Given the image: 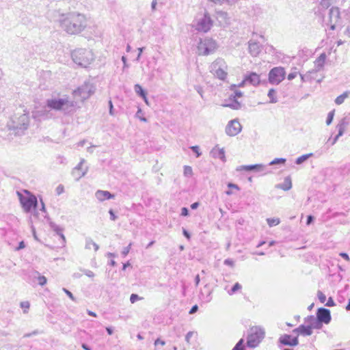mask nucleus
Returning a JSON list of instances; mask_svg holds the SVG:
<instances>
[{
  "instance_id": "nucleus-1",
  "label": "nucleus",
  "mask_w": 350,
  "mask_h": 350,
  "mask_svg": "<svg viewBox=\"0 0 350 350\" xmlns=\"http://www.w3.org/2000/svg\"><path fill=\"white\" fill-rule=\"evenodd\" d=\"M62 28L69 34H77L83 31L87 26V19L84 14L70 12L62 15L60 20Z\"/></svg>"
},
{
  "instance_id": "nucleus-2",
  "label": "nucleus",
  "mask_w": 350,
  "mask_h": 350,
  "mask_svg": "<svg viewBox=\"0 0 350 350\" xmlns=\"http://www.w3.org/2000/svg\"><path fill=\"white\" fill-rule=\"evenodd\" d=\"M46 107L50 109L62 111L64 114H72L77 109V103L68 96L49 98L46 102Z\"/></svg>"
},
{
  "instance_id": "nucleus-3",
  "label": "nucleus",
  "mask_w": 350,
  "mask_h": 350,
  "mask_svg": "<svg viewBox=\"0 0 350 350\" xmlns=\"http://www.w3.org/2000/svg\"><path fill=\"white\" fill-rule=\"evenodd\" d=\"M71 56L75 64L85 68L89 66L94 59L92 51L85 49L74 50L71 53Z\"/></svg>"
},
{
  "instance_id": "nucleus-4",
  "label": "nucleus",
  "mask_w": 350,
  "mask_h": 350,
  "mask_svg": "<svg viewBox=\"0 0 350 350\" xmlns=\"http://www.w3.org/2000/svg\"><path fill=\"white\" fill-rule=\"evenodd\" d=\"M23 113L16 115L12 122L8 124L10 130H13L16 135H21L27 129L29 123V114L25 111Z\"/></svg>"
},
{
  "instance_id": "nucleus-5",
  "label": "nucleus",
  "mask_w": 350,
  "mask_h": 350,
  "mask_svg": "<svg viewBox=\"0 0 350 350\" xmlns=\"http://www.w3.org/2000/svg\"><path fill=\"white\" fill-rule=\"evenodd\" d=\"M210 72L215 77L224 81L228 76V65L224 59L217 58L211 64Z\"/></svg>"
},
{
  "instance_id": "nucleus-6",
  "label": "nucleus",
  "mask_w": 350,
  "mask_h": 350,
  "mask_svg": "<svg viewBox=\"0 0 350 350\" xmlns=\"http://www.w3.org/2000/svg\"><path fill=\"white\" fill-rule=\"evenodd\" d=\"M217 48L215 40L211 38H201L197 46V53L199 55H208L213 53Z\"/></svg>"
},
{
  "instance_id": "nucleus-7",
  "label": "nucleus",
  "mask_w": 350,
  "mask_h": 350,
  "mask_svg": "<svg viewBox=\"0 0 350 350\" xmlns=\"http://www.w3.org/2000/svg\"><path fill=\"white\" fill-rule=\"evenodd\" d=\"M213 26V21L208 12L198 16L193 21L192 27L198 31L206 33Z\"/></svg>"
},
{
  "instance_id": "nucleus-8",
  "label": "nucleus",
  "mask_w": 350,
  "mask_h": 350,
  "mask_svg": "<svg viewBox=\"0 0 350 350\" xmlns=\"http://www.w3.org/2000/svg\"><path fill=\"white\" fill-rule=\"evenodd\" d=\"M265 330L260 327H253L250 329L247 338V345L250 348H255L265 338Z\"/></svg>"
},
{
  "instance_id": "nucleus-9",
  "label": "nucleus",
  "mask_w": 350,
  "mask_h": 350,
  "mask_svg": "<svg viewBox=\"0 0 350 350\" xmlns=\"http://www.w3.org/2000/svg\"><path fill=\"white\" fill-rule=\"evenodd\" d=\"M95 86L90 81H85L83 85L74 90L73 94L76 96H79L84 100L90 98L95 92Z\"/></svg>"
},
{
  "instance_id": "nucleus-10",
  "label": "nucleus",
  "mask_w": 350,
  "mask_h": 350,
  "mask_svg": "<svg viewBox=\"0 0 350 350\" xmlns=\"http://www.w3.org/2000/svg\"><path fill=\"white\" fill-rule=\"evenodd\" d=\"M285 77L286 71L283 67H274L269 72V83L271 85H278L285 79Z\"/></svg>"
},
{
  "instance_id": "nucleus-11",
  "label": "nucleus",
  "mask_w": 350,
  "mask_h": 350,
  "mask_svg": "<svg viewBox=\"0 0 350 350\" xmlns=\"http://www.w3.org/2000/svg\"><path fill=\"white\" fill-rule=\"evenodd\" d=\"M19 195L20 202L26 213L30 212L33 208H36L38 200L35 196L29 197L23 196L18 192Z\"/></svg>"
},
{
  "instance_id": "nucleus-12",
  "label": "nucleus",
  "mask_w": 350,
  "mask_h": 350,
  "mask_svg": "<svg viewBox=\"0 0 350 350\" xmlns=\"http://www.w3.org/2000/svg\"><path fill=\"white\" fill-rule=\"evenodd\" d=\"M241 124L238 120H232L228 122L226 126V133L228 136H235L241 131Z\"/></svg>"
},
{
  "instance_id": "nucleus-13",
  "label": "nucleus",
  "mask_w": 350,
  "mask_h": 350,
  "mask_svg": "<svg viewBox=\"0 0 350 350\" xmlns=\"http://www.w3.org/2000/svg\"><path fill=\"white\" fill-rule=\"evenodd\" d=\"M299 344L298 337H293L289 334L281 335L278 339V347L281 348L282 345L295 347Z\"/></svg>"
},
{
  "instance_id": "nucleus-14",
  "label": "nucleus",
  "mask_w": 350,
  "mask_h": 350,
  "mask_svg": "<svg viewBox=\"0 0 350 350\" xmlns=\"http://www.w3.org/2000/svg\"><path fill=\"white\" fill-rule=\"evenodd\" d=\"M340 20V10L337 7H332L329 12V21L327 25H329L330 29L334 30L336 25Z\"/></svg>"
},
{
  "instance_id": "nucleus-15",
  "label": "nucleus",
  "mask_w": 350,
  "mask_h": 350,
  "mask_svg": "<svg viewBox=\"0 0 350 350\" xmlns=\"http://www.w3.org/2000/svg\"><path fill=\"white\" fill-rule=\"evenodd\" d=\"M317 317L325 324H328L332 320L329 310L324 308H321L317 310Z\"/></svg>"
},
{
  "instance_id": "nucleus-16",
  "label": "nucleus",
  "mask_w": 350,
  "mask_h": 350,
  "mask_svg": "<svg viewBox=\"0 0 350 350\" xmlns=\"http://www.w3.org/2000/svg\"><path fill=\"white\" fill-rule=\"evenodd\" d=\"M216 19L220 26L226 27L230 23V17L228 14L224 11L216 12Z\"/></svg>"
},
{
  "instance_id": "nucleus-17",
  "label": "nucleus",
  "mask_w": 350,
  "mask_h": 350,
  "mask_svg": "<svg viewBox=\"0 0 350 350\" xmlns=\"http://www.w3.org/2000/svg\"><path fill=\"white\" fill-rule=\"evenodd\" d=\"M305 322L309 325L310 328L320 329L323 327V323L316 317L310 315L305 319Z\"/></svg>"
},
{
  "instance_id": "nucleus-18",
  "label": "nucleus",
  "mask_w": 350,
  "mask_h": 350,
  "mask_svg": "<svg viewBox=\"0 0 350 350\" xmlns=\"http://www.w3.org/2000/svg\"><path fill=\"white\" fill-rule=\"evenodd\" d=\"M266 167L263 164H254L248 165H240L237 167V171H255V172H263Z\"/></svg>"
},
{
  "instance_id": "nucleus-19",
  "label": "nucleus",
  "mask_w": 350,
  "mask_h": 350,
  "mask_svg": "<svg viewBox=\"0 0 350 350\" xmlns=\"http://www.w3.org/2000/svg\"><path fill=\"white\" fill-rule=\"evenodd\" d=\"M243 83H249L254 86H257L260 83V75L256 72H250L249 75H245Z\"/></svg>"
},
{
  "instance_id": "nucleus-20",
  "label": "nucleus",
  "mask_w": 350,
  "mask_h": 350,
  "mask_svg": "<svg viewBox=\"0 0 350 350\" xmlns=\"http://www.w3.org/2000/svg\"><path fill=\"white\" fill-rule=\"evenodd\" d=\"M212 157L215 159H219L222 162H226V159L225 156L224 149L220 148L218 146H215L211 151Z\"/></svg>"
},
{
  "instance_id": "nucleus-21",
  "label": "nucleus",
  "mask_w": 350,
  "mask_h": 350,
  "mask_svg": "<svg viewBox=\"0 0 350 350\" xmlns=\"http://www.w3.org/2000/svg\"><path fill=\"white\" fill-rule=\"evenodd\" d=\"M249 53L251 55L256 57L261 51V47L258 42L250 40L248 42Z\"/></svg>"
},
{
  "instance_id": "nucleus-22",
  "label": "nucleus",
  "mask_w": 350,
  "mask_h": 350,
  "mask_svg": "<svg viewBox=\"0 0 350 350\" xmlns=\"http://www.w3.org/2000/svg\"><path fill=\"white\" fill-rule=\"evenodd\" d=\"M293 333L299 334L301 336H310L312 334V330L308 324V325H301L298 327L293 330Z\"/></svg>"
},
{
  "instance_id": "nucleus-23",
  "label": "nucleus",
  "mask_w": 350,
  "mask_h": 350,
  "mask_svg": "<svg viewBox=\"0 0 350 350\" xmlns=\"http://www.w3.org/2000/svg\"><path fill=\"white\" fill-rule=\"evenodd\" d=\"M224 107H229L230 109L237 110L241 108V104L237 100V98H234L232 96H230L228 99L226 100V103L223 105Z\"/></svg>"
},
{
  "instance_id": "nucleus-24",
  "label": "nucleus",
  "mask_w": 350,
  "mask_h": 350,
  "mask_svg": "<svg viewBox=\"0 0 350 350\" xmlns=\"http://www.w3.org/2000/svg\"><path fill=\"white\" fill-rule=\"evenodd\" d=\"M95 196L98 200L103 202L105 200H109L114 198V195L111 194L108 191L98 190L95 193Z\"/></svg>"
},
{
  "instance_id": "nucleus-25",
  "label": "nucleus",
  "mask_w": 350,
  "mask_h": 350,
  "mask_svg": "<svg viewBox=\"0 0 350 350\" xmlns=\"http://www.w3.org/2000/svg\"><path fill=\"white\" fill-rule=\"evenodd\" d=\"M325 59H326V55H325V53H323L314 61V64L315 72H318L323 68Z\"/></svg>"
},
{
  "instance_id": "nucleus-26",
  "label": "nucleus",
  "mask_w": 350,
  "mask_h": 350,
  "mask_svg": "<svg viewBox=\"0 0 350 350\" xmlns=\"http://www.w3.org/2000/svg\"><path fill=\"white\" fill-rule=\"evenodd\" d=\"M248 14L251 17L258 18L262 14V10L258 5H254L249 10Z\"/></svg>"
},
{
  "instance_id": "nucleus-27",
  "label": "nucleus",
  "mask_w": 350,
  "mask_h": 350,
  "mask_svg": "<svg viewBox=\"0 0 350 350\" xmlns=\"http://www.w3.org/2000/svg\"><path fill=\"white\" fill-rule=\"evenodd\" d=\"M275 187L281 189L284 191H288L292 187V182L291 178L289 176L286 177L284 182L281 184L276 185Z\"/></svg>"
},
{
  "instance_id": "nucleus-28",
  "label": "nucleus",
  "mask_w": 350,
  "mask_h": 350,
  "mask_svg": "<svg viewBox=\"0 0 350 350\" xmlns=\"http://www.w3.org/2000/svg\"><path fill=\"white\" fill-rule=\"evenodd\" d=\"M85 249L87 250H91L92 247L94 248V251L96 252L99 249V246L98 244H96L92 239L90 238H86L85 239Z\"/></svg>"
},
{
  "instance_id": "nucleus-29",
  "label": "nucleus",
  "mask_w": 350,
  "mask_h": 350,
  "mask_svg": "<svg viewBox=\"0 0 350 350\" xmlns=\"http://www.w3.org/2000/svg\"><path fill=\"white\" fill-rule=\"evenodd\" d=\"M88 172V167H85L84 170L82 172L77 171V170H72V175L76 180H79L83 176H84Z\"/></svg>"
},
{
  "instance_id": "nucleus-30",
  "label": "nucleus",
  "mask_w": 350,
  "mask_h": 350,
  "mask_svg": "<svg viewBox=\"0 0 350 350\" xmlns=\"http://www.w3.org/2000/svg\"><path fill=\"white\" fill-rule=\"evenodd\" d=\"M50 226L53 230L59 235L63 241L65 242V237L63 234V228L54 223H51Z\"/></svg>"
},
{
  "instance_id": "nucleus-31",
  "label": "nucleus",
  "mask_w": 350,
  "mask_h": 350,
  "mask_svg": "<svg viewBox=\"0 0 350 350\" xmlns=\"http://www.w3.org/2000/svg\"><path fill=\"white\" fill-rule=\"evenodd\" d=\"M209 1L215 4H219L221 5H232L234 3H236L239 0H209Z\"/></svg>"
},
{
  "instance_id": "nucleus-32",
  "label": "nucleus",
  "mask_w": 350,
  "mask_h": 350,
  "mask_svg": "<svg viewBox=\"0 0 350 350\" xmlns=\"http://www.w3.org/2000/svg\"><path fill=\"white\" fill-rule=\"evenodd\" d=\"M350 92L346 91L343 94H340V96H337L335 99V103L336 105H341L344 103L345 100L349 96Z\"/></svg>"
},
{
  "instance_id": "nucleus-33",
  "label": "nucleus",
  "mask_w": 350,
  "mask_h": 350,
  "mask_svg": "<svg viewBox=\"0 0 350 350\" xmlns=\"http://www.w3.org/2000/svg\"><path fill=\"white\" fill-rule=\"evenodd\" d=\"M267 96L269 98V103H276L278 101L276 96V92L274 89H270L268 92Z\"/></svg>"
},
{
  "instance_id": "nucleus-34",
  "label": "nucleus",
  "mask_w": 350,
  "mask_h": 350,
  "mask_svg": "<svg viewBox=\"0 0 350 350\" xmlns=\"http://www.w3.org/2000/svg\"><path fill=\"white\" fill-rule=\"evenodd\" d=\"M134 90L135 93L142 98L145 97V95H146L145 90L139 84H135L134 86Z\"/></svg>"
},
{
  "instance_id": "nucleus-35",
  "label": "nucleus",
  "mask_w": 350,
  "mask_h": 350,
  "mask_svg": "<svg viewBox=\"0 0 350 350\" xmlns=\"http://www.w3.org/2000/svg\"><path fill=\"white\" fill-rule=\"evenodd\" d=\"M312 156V153L303 154V155L299 157L298 158H297V159L295 161V163L297 165H300L302 163H304V161H306L307 159H308Z\"/></svg>"
},
{
  "instance_id": "nucleus-36",
  "label": "nucleus",
  "mask_w": 350,
  "mask_h": 350,
  "mask_svg": "<svg viewBox=\"0 0 350 350\" xmlns=\"http://www.w3.org/2000/svg\"><path fill=\"white\" fill-rule=\"evenodd\" d=\"M241 285L239 282H236L230 290L227 291V293L228 295H232L235 294L238 291L241 290Z\"/></svg>"
},
{
  "instance_id": "nucleus-37",
  "label": "nucleus",
  "mask_w": 350,
  "mask_h": 350,
  "mask_svg": "<svg viewBox=\"0 0 350 350\" xmlns=\"http://www.w3.org/2000/svg\"><path fill=\"white\" fill-rule=\"evenodd\" d=\"M267 221L269 227L275 226L280 223L279 218H267Z\"/></svg>"
},
{
  "instance_id": "nucleus-38",
  "label": "nucleus",
  "mask_w": 350,
  "mask_h": 350,
  "mask_svg": "<svg viewBox=\"0 0 350 350\" xmlns=\"http://www.w3.org/2000/svg\"><path fill=\"white\" fill-rule=\"evenodd\" d=\"M35 274H36L35 277L36 275H38V277H37L38 282L40 286H44V284H46V281H47L46 277H44L43 275H40V274L38 271H36Z\"/></svg>"
},
{
  "instance_id": "nucleus-39",
  "label": "nucleus",
  "mask_w": 350,
  "mask_h": 350,
  "mask_svg": "<svg viewBox=\"0 0 350 350\" xmlns=\"http://www.w3.org/2000/svg\"><path fill=\"white\" fill-rule=\"evenodd\" d=\"M232 350H245L244 340L243 338L240 339Z\"/></svg>"
},
{
  "instance_id": "nucleus-40",
  "label": "nucleus",
  "mask_w": 350,
  "mask_h": 350,
  "mask_svg": "<svg viewBox=\"0 0 350 350\" xmlns=\"http://www.w3.org/2000/svg\"><path fill=\"white\" fill-rule=\"evenodd\" d=\"M334 0H321L320 2V5L323 9L328 8L333 3Z\"/></svg>"
},
{
  "instance_id": "nucleus-41",
  "label": "nucleus",
  "mask_w": 350,
  "mask_h": 350,
  "mask_svg": "<svg viewBox=\"0 0 350 350\" xmlns=\"http://www.w3.org/2000/svg\"><path fill=\"white\" fill-rule=\"evenodd\" d=\"M183 174L186 177H191L193 174V170L191 167L189 165H185Z\"/></svg>"
},
{
  "instance_id": "nucleus-42",
  "label": "nucleus",
  "mask_w": 350,
  "mask_h": 350,
  "mask_svg": "<svg viewBox=\"0 0 350 350\" xmlns=\"http://www.w3.org/2000/svg\"><path fill=\"white\" fill-rule=\"evenodd\" d=\"M135 117L139 118L142 122H147V119L143 116L142 110L141 108H138V110L135 114Z\"/></svg>"
},
{
  "instance_id": "nucleus-43",
  "label": "nucleus",
  "mask_w": 350,
  "mask_h": 350,
  "mask_svg": "<svg viewBox=\"0 0 350 350\" xmlns=\"http://www.w3.org/2000/svg\"><path fill=\"white\" fill-rule=\"evenodd\" d=\"M286 162V159L283 158H276L273 159L272 161L269 163V165H273L277 164L282 163L284 164Z\"/></svg>"
},
{
  "instance_id": "nucleus-44",
  "label": "nucleus",
  "mask_w": 350,
  "mask_h": 350,
  "mask_svg": "<svg viewBox=\"0 0 350 350\" xmlns=\"http://www.w3.org/2000/svg\"><path fill=\"white\" fill-rule=\"evenodd\" d=\"M201 299H202L206 303L211 301V300L212 299L211 292L208 291L206 296L204 295L203 293H201Z\"/></svg>"
},
{
  "instance_id": "nucleus-45",
  "label": "nucleus",
  "mask_w": 350,
  "mask_h": 350,
  "mask_svg": "<svg viewBox=\"0 0 350 350\" xmlns=\"http://www.w3.org/2000/svg\"><path fill=\"white\" fill-rule=\"evenodd\" d=\"M334 111H331L329 112L327 117V120H326V124L327 125H329L332 123L333 118H334Z\"/></svg>"
},
{
  "instance_id": "nucleus-46",
  "label": "nucleus",
  "mask_w": 350,
  "mask_h": 350,
  "mask_svg": "<svg viewBox=\"0 0 350 350\" xmlns=\"http://www.w3.org/2000/svg\"><path fill=\"white\" fill-rule=\"evenodd\" d=\"M84 163H85V159H81L79 163L73 170H77V171L82 172L85 169V167H83Z\"/></svg>"
},
{
  "instance_id": "nucleus-47",
  "label": "nucleus",
  "mask_w": 350,
  "mask_h": 350,
  "mask_svg": "<svg viewBox=\"0 0 350 350\" xmlns=\"http://www.w3.org/2000/svg\"><path fill=\"white\" fill-rule=\"evenodd\" d=\"M318 298L321 303L323 304L326 301V296L324 293H323L321 291H318Z\"/></svg>"
},
{
  "instance_id": "nucleus-48",
  "label": "nucleus",
  "mask_w": 350,
  "mask_h": 350,
  "mask_svg": "<svg viewBox=\"0 0 350 350\" xmlns=\"http://www.w3.org/2000/svg\"><path fill=\"white\" fill-rule=\"evenodd\" d=\"M132 243H130L129 245L126 247H125L123 250L122 251V255L125 257L130 252L131 247Z\"/></svg>"
},
{
  "instance_id": "nucleus-49",
  "label": "nucleus",
  "mask_w": 350,
  "mask_h": 350,
  "mask_svg": "<svg viewBox=\"0 0 350 350\" xmlns=\"http://www.w3.org/2000/svg\"><path fill=\"white\" fill-rule=\"evenodd\" d=\"M142 297H140L137 294H131V297H130V301L132 303V304H134L135 301L141 299Z\"/></svg>"
},
{
  "instance_id": "nucleus-50",
  "label": "nucleus",
  "mask_w": 350,
  "mask_h": 350,
  "mask_svg": "<svg viewBox=\"0 0 350 350\" xmlns=\"http://www.w3.org/2000/svg\"><path fill=\"white\" fill-rule=\"evenodd\" d=\"M66 158L62 155H58L56 157V162L59 164H65L66 163Z\"/></svg>"
},
{
  "instance_id": "nucleus-51",
  "label": "nucleus",
  "mask_w": 350,
  "mask_h": 350,
  "mask_svg": "<svg viewBox=\"0 0 350 350\" xmlns=\"http://www.w3.org/2000/svg\"><path fill=\"white\" fill-rule=\"evenodd\" d=\"M30 304L29 301H22L21 303V307L24 310V313H26L27 311V310L29 308Z\"/></svg>"
},
{
  "instance_id": "nucleus-52",
  "label": "nucleus",
  "mask_w": 350,
  "mask_h": 350,
  "mask_svg": "<svg viewBox=\"0 0 350 350\" xmlns=\"http://www.w3.org/2000/svg\"><path fill=\"white\" fill-rule=\"evenodd\" d=\"M191 149L193 152L196 154V157H199L201 155V152L200 151V148L198 146H193L191 147Z\"/></svg>"
},
{
  "instance_id": "nucleus-53",
  "label": "nucleus",
  "mask_w": 350,
  "mask_h": 350,
  "mask_svg": "<svg viewBox=\"0 0 350 350\" xmlns=\"http://www.w3.org/2000/svg\"><path fill=\"white\" fill-rule=\"evenodd\" d=\"M64 187L62 185H59L55 189V192H56L57 195H60L62 193H64Z\"/></svg>"
},
{
  "instance_id": "nucleus-54",
  "label": "nucleus",
  "mask_w": 350,
  "mask_h": 350,
  "mask_svg": "<svg viewBox=\"0 0 350 350\" xmlns=\"http://www.w3.org/2000/svg\"><path fill=\"white\" fill-rule=\"evenodd\" d=\"M63 291L72 300L75 301V299L72 295V293L69 291L68 289L63 288Z\"/></svg>"
},
{
  "instance_id": "nucleus-55",
  "label": "nucleus",
  "mask_w": 350,
  "mask_h": 350,
  "mask_svg": "<svg viewBox=\"0 0 350 350\" xmlns=\"http://www.w3.org/2000/svg\"><path fill=\"white\" fill-rule=\"evenodd\" d=\"M224 265L230 266V267H233L234 265V261L230 258L226 259L224 261Z\"/></svg>"
},
{
  "instance_id": "nucleus-56",
  "label": "nucleus",
  "mask_w": 350,
  "mask_h": 350,
  "mask_svg": "<svg viewBox=\"0 0 350 350\" xmlns=\"http://www.w3.org/2000/svg\"><path fill=\"white\" fill-rule=\"evenodd\" d=\"M234 98H238L243 96V92L239 90H236L233 95H231Z\"/></svg>"
},
{
  "instance_id": "nucleus-57",
  "label": "nucleus",
  "mask_w": 350,
  "mask_h": 350,
  "mask_svg": "<svg viewBox=\"0 0 350 350\" xmlns=\"http://www.w3.org/2000/svg\"><path fill=\"white\" fill-rule=\"evenodd\" d=\"M83 273H84V274L85 275H87L89 278H94V272L90 271V270L85 269V270L83 271Z\"/></svg>"
},
{
  "instance_id": "nucleus-58",
  "label": "nucleus",
  "mask_w": 350,
  "mask_h": 350,
  "mask_svg": "<svg viewBox=\"0 0 350 350\" xmlns=\"http://www.w3.org/2000/svg\"><path fill=\"white\" fill-rule=\"evenodd\" d=\"M297 72H291V73H289V74L288 75L287 78H288V79L289 81H291V80H293V79H295V78L297 77Z\"/></svg>"
},
{
  "instance_id": "nucleus-59",
  "label": "nucleus",
  "mask_w": 350,
  "mask_h": 350,
  "mask_svg": "<svg viewBox=\"0 0 350 350\" xmlns=\"http://www.w3.org/2000/svg\"><path fill=\"white\" fill-rule=\"evenodd\" d=\"M193 335V332H189L186 336H185V340L187 343H189L190 342V339L192 337V336Z\"/></svg>"
},
{
  "instance_id": "nucleus-60",
  "label": "nucleus",
  "mask_w": 350,
  "mask_h": 350,
  "mask_svg": "<svg viewBox=\"0 0 350 350\" xmlns=\"http://www.w3.org/2000/svg\"><path fill=\"white\" fill-rule=\"evenodd\" d=\"M228 188L234 189H236L237 191L240 190V188H239V187L237 185H236L234 183H229L228 184Z\"/></svg>"
},
{
  "instance_id": "nucleus-61",
  "label": "nucleus",
  "mask_w": 350,
  "mask_h": 350,
  "mask_svg": "<svg viewBox=\"0 0 350 350\" xmlns=\"http://www.w3.org/2000/svg\"><path fill=\"white\" fill-rule=\"evenodd\" d=\"M325 305L327 306H329V307H332V306H335V303L333 300V299L332 297H329L327 301V303L325 304Z\"/></svg>"
},
{
  "instance_id": "nucleus-62",
  "label": "nucleus",
  "mask_w": 350,
  "mask_h": 350,
  "mask_svg": "<svg viewBox=\"0 0 350 350\" xmlns=\"http://www.w3.org/2000/svg\"><path fill=\"white\" fill-rule=\"evenodd\" d=\"M109 213L110 215V219L112 221H115L117 219L116 215H115L112 209H110L109 211Z\"/></svg>"
},
{
  "instance_id": "nucleus-63",
  "label": "nucleus",
  "mask_w": 350,
  "mask_h": 350,
  "mask_svg": "<svg viewBox=\"0 0 350 350\" xmlns=\"http://www.w3.org/2000/svg\"><path fill=\"white\" fill-rule=\"evenodd\" d=\"M195 90L198 92V93L201 96V97L202 98L203 96H202V94H203V90H202V88L200 85H196L195 86Z\"/></svg>"
},
{
  "instance_id": "nucleus-64",
  "label": "nucleus",
  "mask_w": 350,
  "mask_h": 350,
  "mask_svg": "<svg viewBox=\"0 0 350 350\" xmlns=\"http://www.w3.org/2000/svg\"><path fill=\"white\" fill-rule=\"evenodd\" d=\"M345 34L350 38V23L347 26V28L345 31Z\"/></svg>"
}]
</instances>
